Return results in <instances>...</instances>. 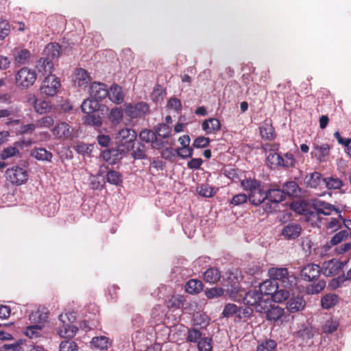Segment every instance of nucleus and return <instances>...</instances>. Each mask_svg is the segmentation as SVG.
Wrapping results in <instances>:
<instances>
[{
	"mask_svg": "<svg viewBox=\"0 0 351 351\" xmlns=\"http://www.w3.org/2000/svg\"><path fill=\"white\" fill-rule=\"evenodd\" d=\"M221 277L220 272L217 268L208 269L204 274V280L210 284L217 283Z\"/></svg>",
	"mask_w": 351,
	"mask_h": 351,
	"instance_id": "473e14b6",
	"label": "nucleus"
},
{
	"mask_svg": "<svg viewBox=\"0 0 351 351\" xmlns=\"http://www.w3.org/2000/svg\"><path fill=\"white\" fill-rule=\"evenodd\" d=\"M54 120L51 116H45L38 120L36 122L37 128H49L53 125Z\"/></svg>",
	"mask_w": 351,
	"mask_h": 351,
	"instance_id": "4d7b16f0",
	"label": "nucleus"
},
{
	"mask_svg": "<svg viewBox=\"0 0 351 351\" xmlns=\"http://www.w3.org/2000/svg\"><path fill=\"white\" fill-rule=\"evenodd\" d=\"M202 128L207 134L215 133L220 130L221 123L216 118H209L202 122Z\"/></svg>",
	"mask_w": 351,
	"mask_h": 351,
	"instance_id": "aec40b11",
	"label": "nucleus"
},
{
	"mask_svg": "<svg viewBox=\"0 0 351 351\" xmlns=\"http://www.w3.org/2000/svg\"><path fill=\"white\" fill-rule=\"evenodd\" d=\"M61 86L60 79L49 73L43 80L40 88V93L48 97L56 95Z\"/></svg>",
	"mask_w": 351,
	"mask_h": 351,
	"instance_id": "0eeeda50",
	"label": "nucleus"
},
{
	"mask_svg": "<svg viewBox=\"0 0 351 351\" xmlns=\"http://www.w3.org/2000/svg\"><path fill=\"white\" fill-rule=\"evenodd\" d=\"M330 147L326 143L313 145V150L311 152V155L315 157L318 160L322 161L325 160L326 156L329 154Z\"/></svg>",
	"mask_w": 351,
	"mask_h": 351,
	"instance_id": "5701e85b",
	"label": "nucleus"
},
{
	"mask_svg": "<svg viewBox=\"0 0 351 351\" xmlns=\"http://www.w3.org/2000/svg\"><path fill=\"white\" fill-rule=\"evenodd\" d=\"M269 280L260 282L258 285H265L268 281L269 285H297L298 278L293 274H289L287 268L271 267L267 271Z\"/></svg>",
	"mask_w": 351,
	"mask_h": 351,
	"instance_id": "f03ea898",
	"label": "nucleus"
},
{
	"mask_svg": "<svg viewBox=\"0 0 351 351\" xmlns=\"http://www.w3.org/2000/svg\"><path fill=\"white\" fill-rule=\"evenodd\" d=\"M60 49V47L57 43H49L45 47L44 54L46 57L41 58L37 64L39 71H43L45 74L51 73L53 68V60L59 57Z\"/></svg>",
	"mask_w": 351,
	"mask_h": 351,
	"instance_id": "20e7f679",
	"label": "nucleus"
},
{
	"mask_svg": "<svg viewBox=\"0 0 351 351\" xmlns=\"http://www.w3.org/2000/svg\"><path fill=\"white\" fill-rule=\"evenodd\" d=\"M267 160L270 164L271 168L282 167V156L276 152L269 153L267 156Z\"/></svg>",
	"mask_w": 351,
	"mask_h": 351,
	"instance_id": "4c0bfd02",
	"label": "nucleus"
},
{
	"mask_svg": "<svg viewBox=\"0 0 351 351\" xmlns=\"http://www.w3.org/2000/svg\"><path fill=\"white\" fill-rule=\"evenodd\" d=\"M198 193L205 197H211L214 195L215 191L213 187L208 185V184H202L198 188Z\"/></svg>",
	"mask_w": 351,
	"mask_h": 351,
	"instance_id": "49530a36",
	"label": "nucleus"
},
{
	"mask_svg": "<svg viewBox=\"0 0 351 351\" xmlns=\"http://www.w3.org/2000/svg\"><path fill=\"white\" fill-rule=\"evenodd\" d=\"M305 302L302 297L292 298L287 304V308L291 313L300 311L304 308Z\"/></svg>",
	"mask_w": 351,
	"mask_h": 351,
	"instance_id": "c756f323",
	"label": "nucleus"
},
{
	"mask_svg": "<svg viewBox=\"0 0 351 351\" xmlns=\"http://www.w3.org/2000/svg\"><path fill=\"white\" fill-rule=\"evenodd\" d=\"M263 313H266L267 319L276 321L282 316L284 310L278 306H272L271 303H267V309L264 310Z\"/></svg>",
	"mask_w": 351,
	"mask_h": 351,
	"instance_id": "393cba45",
	"label": "nucleus"
},
{
	"mask_svg": "<svg viewBox=\"0 0 351 351\" xmlns=\"http://www.w3.org/2000/svg\"><path fill=\"white\" fill-rule=\"evenodd\" d=\"M348 237V232L346 230H341L336 233L331 239L330 243L332 245H336L340 243Z\"/></svg>",
	"mask_w": 351,
	"mask_h": 351,
	"instance_id": "3c124183",
	"label": "nucleus"
},
{
	"mask_svg": "<svg viewBox=\"0 0 351 351\" xmlns=\"http://www.w3.org/2000/svg\"><path fill=\"white\" fill-rule=\"evenodd\" d=\"M84 122L86 124L93 125L95 128L101 127L102 125V120L101 117L94 113L86 114L84 117Z\"/></svg>",
	"mask_w": 351,
	"mask_h": 351,
	"instance_id": "58836bf2",
	"label": "nucleus"
},
{
	"mask_svg": "<svg viewBox=\"0 0 351 351\" xmlns=\"http://www.w3.org/2000/svg\"><path fill=\"white\" fill-rule=\"evenodd\" d=\"M156 132L149 130L143 129L139 134L140 138L145 143H152L156 138Z\"/></svg>",
	"mask_w": 351,
	"mask_h": 351,
	"instance_id": "de8ad7c7",
	"label": "nucleus"
},
{
	"mask_svg": "<svg viewBox=\"0 0 351 351\" xmlns=\"http://www.w3.org/2000/svg\"><path fill=\"white\" fill-rule=\"evenodd\" d=\"M10 25L5 20L0 21V39L3 40L10 34Z\"/></svg>",
	"mask_w": 351,
	"mask_h": 351,
	"instance_id": "e2e57ef3",
	"label": "nucleus"
},
{
	"mask_svg": "<svg viewBox=\"0 0 351 351\" xmlns=\"http://www.w3.org/2000/svg\"><path fill=\"white\" fill-rule=\"evenodd\" d=\"M223 290L221 287H213L206 291V295L208 298H214L221 295Z\"/></svg>",
	"mask_w": 351,
	"mask_h": 351,
	"instance_id": "69168bd1",
	"label": "nucleus"
},
{
	"mask_svg": "<svg viewBox=\"0 0 351 351\" xmlns=\"http://www.w3.org/2000/svg\"><path fill=\"white\" fill-rule=\"evenodd\" d=\"M74 149L80 154L90 155L93 150V145L84 143H78Z\"/></svg>",
	"mask_w": 351,
	"mask_h": 351,
	"instance_id": "09e8293b",
	"label": "nucleus"
},
{
	"mask_svg": "<svg viewBox=\"0 0 351 351\" xmlns=\"http://www.w3.org/2000/svg\"><path fill=\"white\" fill-rule=\"evenodd\" d=\"M210 143V139L205 136H199L196 138L193 143V147L196 148L206 147Z\"/></svg>",
	"mask_w": 351,
	"mask_h": 351,
	"instance_id": "0e129e2a",
	"label": "nucleus"
},
{
	"mask_svg": "<svg viewBox=\"0 0 351 351\" xmlns=\"http://www.w3.org/2000/svg\"><path fill=\"white\" fill-rule=\"evenodd\" d=\"M242 189L247 192L250 202L254 206H259L267 199L265 191L261 181L251 178L241 181Z\"/></svg>",
	"mask_w": 351,
	"mask_h": 351,
	"instance_id": "f257e3e1",
	"label": "nucleus"
},
{
	"mask_svg": "<svg viewBox=\"0 0 351 351\" xmlns=\"http://www.w3.org/2000/svg\"><path fill=\"white\" fill-rule=\"evenodd\" d=\"M324 184L328 189H339L343 186V182L339 178L328 177L324 178Z\"/></svg>",
	"mask_w": 351,
	"mask_h": 351,
	"instance_id": "ea45409f",
	"label": "nucleus"
},
{
	"mask_svg": "<svg viewBox=\"0 0 351 351\" xmlns=\"http://www.w3.org/2000/svg\"><path fill=\"white\" fill-rule=\"evenodd\" d=\"M212 340L209 337L202 338L197 344L199 351H211L212 350Z\"/></svg>",
	"mask_w": 351,
	"mask_h": 351,
	"instance_id": "5fc2aeb1",
	"label": "nucleus"
},
{
	"mask_svg": "<svg viewBox=\"0 0 351 351\" xmlns=\"http://www.w3.org/2000/svg\"><path fill=\"white\" fill-rule=\"evenodd\" d=\"M108 93V88L104 83L94 82L90 86V97L99 101L105 99Z\"/></svg>",
	"mask_w": 351,
	"mask_h": 351,
	"instance_id": "f8f14e48",
	"label": "nucleus"
},
{
	"mask_svg": "<svg viewBox=\"0 0 351 351\" xmlns=\"http://www.w3.org/2000/svg\"><path fill=\"white\" fill-rule=\"evenodd\" d=\"M320 274V267L318 265L311 264L305 266L301 271L302 278L307 282L316 280Z\"/></svg>",
	"mask_w": 351,
	"mask_h": 351,
	"instance_id": "ddd939ff",
	"label": "nucleus"
},
{
	"mask_svg": "<svg viewBox=\"0 0 351 351\" xmlns=\"http://www.w3.org/2000/svg\"><path fill=\"white\" fill-rule=\"evenodd\" d=\"M297 335L298 337L306 339H309L313 337L311 330L308 327L304 326H302V328L297 331Z\"/></svg>",
	"mask_w": 351,
	"mask_h": 351,
	"instance_id": "774afa93",
	"label": "nucleus"
},
{
	"mask_svg": "<svg viewBox=\"0 0 351 351\" xmlns=\"http://www.w3.org/2000/svg\"><path fill=\"white\" fill-rule=\"evenodd\" d=\"M72 130L70 125L65 123L61 122L58 123L51 130L52 134L56 137L60 138H68L72 134Z\"/></svg>",
	"mask_w": 351,
	"mask_h": 351,
	"instance_id": "a211bd4d",
	"label": "nucleus"
},
{
	"mask_svg": "<svg viewBox=\"0 0 351 351\" xmlns=\"http://www.w3.org/2000/svg\"><path fill=\"white\" fill-rule=\"evenodd\" d=\"M7 179L14 184L21 185L24 184L28 178L27 171L18 166L9 168L5 171Z\"/></svg>",
	"mask_w": 351,
	"mask_h": 351,
	"instance_id": "6e6552de",
	"label": "nucleus"
},
{
	"mask_svg": "<svg viewBox=\"0 0 351 351\" xmlns=\"http://www.w3.org/2000/svg\"><path fill=\"white\" fill-rule=\"evenodd\" d=\"M202 339L201 332L195 328H191L188 330L187 341L192 343H198Z\"/></svg>",
	"mask_w": 351,
	"mask_h": 351,
	"instance_id": "864d4df0",
	"label": "nucleus"
},
{
	"mask_svg": "<svg viewBox=\"0 0 351 351\" xmlns=\"http://www.w3.org/2000/svg\"><path fill=\"white\" fill-rule=\"evenodd\" d=\"M106 182L110 184L120 186L123 182L122 175L114 170H109L106 175Z\"/></svg>",
	"mask_w": 351,
	"mask_h": 351,
	"instance_id": "72a5a7b5",
	"label": "nucleus"
},
{
	"mask_svg": "<svg viewBox=\"0 0 351 351\" xmlns=\"http://www.w3.org/2000/svg\"><path fill=\"white\" fill-rule=\"evenodd\" d=\"M37 78L36 71L27 67H23L15 75L16 85L22 88L32 86Z\"/></svg>",
	"mask_w": 351,
	"mask_h": 351,
	"instance_id": "423d86ee",
	"label": "nucleus"
},
{
	"mask_svg": "<svg viewBox=\"0 0 351 351\" xmlns=\"http://www.w3.org/2000/svg\"><path fill=\"white\" fill-rule=\"evenodd\" d=\"M71 318L73 316L71 314H61L58 317V321L56 323L57 333L62 338H72L73 337L78 328L76 326L73 324Z\"/></svg>",
	"mask_w": 351,
	"mask_h": 351,
	"instance_id": "39448f33",
	"label": "nucleus"
},
{
	"mask_svg": "<svg viewBox=\"0 0 351 351\" xmlns=\"http://www.w3.org/2000/svg\"><path fill=\"white\" fill-rule=\"evenodd\" d=\"M282 191H285V195L287 194L290 196L297 195L298 186L295 182H289L283 185Z\"/></svg>",
	"mask_w": 351,
	"mask_h": 351,
	"instance_id": "37998d69",
	"label": "nucleus"
},
{
	"mask_svg": "<svg viewBox=\"0 0 351 351\" xmlns=\"http://www.w3.org/2000/svg\"><path fill=\"white\" fill-rule=\"evenodd\" d=\"M19 154V149L16 147H8L2 151L0 158L2 160H6Z\"/></svg>",
	"mask_w": 351,
	"mask_h": 351,
	"instance_id": "603ef678",
	"label": "nucleus"
},
{
	"mask_svg": "<svg viewBox=\"0 0 351 351\" xmlns=\"http://www.w3.org/2000/svg\"><path fill=\"white\" fill-rule=\"evenodd\" d=\"M171 132L170 126L165 123L159 124L156 129V134L162 138H168Z\"/></svg>",
	"mask_w": 351,
	"mask_h": 351,
	"instance_id": "79ce46f5",
	"label": "nucleus"
},
{
	"mask_svg": "<svg viewBox=\"0 0 351 351\" xmlns=\"http://www.w3.org/2000/svg\"><path fill=\"white\" fill-rule=\"evenodd\" d=\"M276 347L275 341L269 339L263 342L258 346V351H274Z\"/></svg>",
	"mask_w": 351,
	"mask_h": 351,
	"instance_id": "13d9d810",
	"label": "nucleus"
},
{
	"mask_svg": "<svg viewBox=\"0 0 351 351\" xmlns=\"http://www.w3.org/2000/svg\"><path fill=\"white\" fill-rule=\"evenodd\" d=\"M14 58L16 63L25 64L29 62L31 58V53L26 49H15Z\"/></svg>",
	"mask_w": 351,
	"mask_h": 351,
	"instance_id": "bb28decb",
	"label": "nucleus"
},
{
	"mask_svg": "<svg viewBox=\"0 0 351 351\" xmlns=\"http://www.w3.org/2000/svg\"><path fill=\"white\" fill-rule=\"evenodd\" d=\"M266 288V294H268V303L271 301L277 303H280L287 300L290 293L288 290L285 289V287H264Z\"/></svg>",
	"mask_w": 351,
	"mask_h": 351,
	"instance_id": "9d476101",
	"label": "nucleus"
},
{
	"mask_svg": "<svg viewBox=\"0 0 351 351\" xmlns=\"http://www.w3.org/2000/svg\"><path fill=\"white\" fill-rule=\"evenodd\" d=\"M90 343L93 348L100 350H107L111 346L112 341L106 336H98L93 337Z\"/></svg>",
	"mask_w": 351,
	"mask_h": 351,
	"instance_id": "cd10ccee",
	"label": "nucleus"
},
{
	"mask_svg": "<svg viewBox=\"0 0 351 351\" xmlns=\"http://www.w3.org/2000/svg\"><path fill=\"white\" fill-rule=\"evenodd\" d=\"M238 308L239 307L234 304H227L223 310L222 315L224 317H229L233 315L237 316Z\"/></svg>",
	"mask_w": 351,
	"mask_h": 351,
	"instance_id": "bf43d9fd",
	"label": "nucleus"
},
{
	"mask_svg": "<svg viewBox=\"0 0 351 351\" xmlns=\"http://www.w3.org/2000/svg\"><path fill=\"white\" fill-rule=\"evenodd\" d=\"M74 83L79 87H86L90 81L88 73L83 69L75 71L73 77Z\"/></svg>",
	"mask_w": 351,
	"mask_h": 351,
	"instance_id": "4be33fe9",
	"label": "nucleus"
},
{
	"mask_svg": "<svg viewBox=\"0 0 351 351\" xmlns=\"http://www.w3.org/2000/svg\"><path fill=\"white\" fill-rule=\"evenodd\" d=\"M42 327L39 325H32L27 327L25 335L30 339H35L40 336V331Z\"/></svg>",
	"mask_w": 351,
	"mask_h": 351,
	"instance_id": "a18cd8bd",
	"label": "nucleus"
},
{
	"mask_svg": "<svg viewBox=\"0 0 351 351\" xmlns=\"http://www.w3.org/2000/svg\"><path fill=\"white\" fill-rule=\"evenodd\" d=\"M149 111V107L145 102H138L135 105L126 106L125 112L132 119H136L146 115Z\"/></svg>",
	"mask_w": 351,
	"mask_h": 351,
	"instance_id": "9b49d317",
	"label": "nucleus"
},
{
	"mask_svg": "<svg viewBox=\"0 0 351 351\" xmlns=\"http://www.w3.org/2000/svg\"><path fill=\"white\" fill-rule=\"evenodd\" d=\"M338 302V297L333 293H328L324 295L321 300L322 307L324 309H329L333 307Z\"/></svg>",
	"mask_w": 351,
	"mask_h": 351,
	"instance_id": "f704fd0d",
	"label": "nucleus"
},
{
	"mask_svg": "<svg viewBox=\"0 0 351 351\" xmlns=\"http://www.w3.org/2000/svg\"><path fill=\"white\" fill-rule=\"evenodd\" d=\"M265 195L268 202L263 205V209L266 213H271L273 211L274 208L273 204H276L285 199V191L282 189H271L268 191H265Z\"/></svg>",
	"mask_w": 351,
	"mask_h": 351,
	"instance_id": "1a4fd4ad",
	"label": "nucleus"
},
{
	"mask_svg": "<svg viewBox=\"0 0 351 351\" xmlns=\"http://www.w3.org/2000/svg\"><path fill=\"white\" fill-rule=\"evenodd\" d=\"M342 268V263L335 259L324 262L322 265L323 274L326 276L337 274Z\"/></svg>",
	"mask_w": 351,
	"mask_h": 351,
	"instance_id": "4468645a",
	"label": "nucleus"
},
{
	"mask_svg": "<svg viewBox=\"0 0 351 351\" xmlns=\"http://www.w3.org/2000/svg\"><path fill=\"white\" fill-rule=\"evenodd\" d=\"M123 110L118 107L111 109L108 118L113 125L119 124L123 119Z\"/></svg>",
	"mask_w": 351,
	"mask_h": 351,
	"instance_id": "e433bc0d",
	"label": "nucleus"
},
{
	"mask_svg": "<svg viewBox=\"0 0 351 351\" xmlns=\"http://www.w3.org/2000/svg\"><path fill=\"white\" fill-rule=\"evenodd\" d=\"M260 133L262 138L265 140H273L275 138L274 129L269 123H265L260 128Z\"/></svg>",
	"mask_w": 351,
	"mask_h": 351,
	"instance_id": "c9c22d12",
	"label": "nucleus"
},
{
	"mask_svg": "<svg viewBox=\"0 0 351 351\" xmlns=\"http://www.w3.org/2000/svg\"><path fill=\"white\" fill-rule=\"evenodd\" d=\"M132 155L135 159L145 158V146L140 143L136 145H133Z\"/></svg>",
	"mask_w": 351,
	"mask_h": 351,
	"instance_id": "a19ab883",
	"label": "nucleus"
},
{
	"mask_svg": "<svg viewBox=\"0 0 351 351\" xmlns=\"http://www.w3.org/2000/svg\"><path fill=\"white\" fill-rule=\"evenodd\" d=\"M109 99L116 104H120L123 102L124 95L122 88L117 84H113L108 89V96Z\"/></svg>",
	"mask_w": 351,
	"mask_h": 351,
	"instance_id": "f3484780",
	"label": "nucleus"
},
{
	"mask_svg": "<svg viewBox=\"0 0 351 351\" xmlns=\"http://www.w3.org/2000/svg\"><path fill=\"white\" fill-rule=\"evenodd\" d=\"M77 345L73 341H62L60 343V351H76L77 350Z\"/></svg>",
	"mask_w": 351,
	"mask_h": 351,
	"instance_id": "6e6d98bb",
	"label": "nucleus"
},
{
	"mask_svg": "<svg viewBox=\"0 0 351 351\" xmlns=\"http://www.w3.org/2000/svg\"><path fill=\"white\" fill-rule=\"evenodd\" d=\"M136 136V133L134 130L123 128L117 134L116 139L120 142L133 143Z\"/></svg>",
	"mask_w": 351,
	"mask_h": 351,
	"instance_id": "b1692460",
	"label": "nucleus"
},
{
	"mask_svg": "<svg viewBox=\"0 0 351 351\" xmlns=\"http://www.w3.org/2000/svg\"><path fill=\"white\" fill-rule=\"evenodd\" d=\"M249 200L248 195L245 193H239L234 195L230 203L234 206H240Z\"/></svg>",
	"mask_w": 351,
	"mask_h": 351,
	"instance_id": "052dcab7",
	"label": "nucleus"
},
{
	"mask_svg": "<svg viewBox=\"0 0 351 351\" xmlns=\"http://www.w3.org/2000/svg\"><path fill=\"white\" fill-rule=\"evenodd\" d=\"M176 151L177 154L182 158H191L193 154V149L189 146L178 148Z\"/></svg>",
	"mask_w": 351,
	"mask_h": 351,
	"instance_id": "680f3d73",
	"label": "nucleus"
},
{
	"mask_svg": "<svg viewBox=\"0 0 351 351\" xmlns=\"http://www.w3.org/2000/svg\"><path fill=\"white\" fill-rule=\"evenodd\" d=\"M230 289L227 290V293H228L230 298L237 302H243L245 290L243 289L241 287H230Z\"/></svg>",
	"mask_w": 351,
	"mask_h": 351,
	"instance_id": "2f4dec72",
	"label": "nucleus"
},
{
	"mask_svg": "<svg viewBox=\"0 0 351 351\" xmlns=\"http://www.w3.org/2000/svg\"><path fill=\"white\" fill-rule=\"evenodd\" d=\"M313 206L317 215H330L332 211L338 212L333 205L319 199L315 200Z\"/></svg>",
	"mask_w": 351,
	"mask_h": 351,
	"instance_id": "2eb2a0df",
	"label": "nucleus"
},
{
	"mask_svg": "<svg viewBox=\"0 0 351 351\" xmlns=\"http://www.w3.org/2000/svg\"><path fill=\"white\" fill-rule=\"evenodd\" d=\"M30 156L37 160L43 162H51L53 154L43 147H35L31 150Z\"/></svg>",
	"mask_w": 351,
	"mask_h": 351,
	"instance_id": "6ab92c4d",
	"label": "nucleus"
},
{
	"mask_svg": "<svg viewBox=\"0 0 351 351\" xmlns=\"http://www.w3.org/2000/svg\"><path fill=\"white\" fill-rule=\"evenodd\" d=\"M167 106L170 109L174 110L177 112H179L182 109L181 101L175 97L169 99Z\"/></svg>",
	"mask_w": 351,
	"mask_h": 351,
	"instance_id": "338daca9",
	"label": "nucleus"
},
{
	"mask_svg": "<svg viewBox=\"0 0 351 351\" xmlns=\"http://www.w3.org/2000/svg\"><path fill=\"white\" fill-rule=\"evenodd\" d=\"M35 110L39 114H45L50 111L51 105L48 101L38 99L35 97L32 98Z\"/></svg>",
	"mask_w": 351,
	"mask_h": 351,
	"instance_id": "7c9ffc66",
	"label": "nucleus"
},
{
	"mask_svg": "<svg viewBox=\"0 0 351 351\" xmlns=\"http://www.w3.org/2000/svg\"><path fill=\"white\" fill-rule=\"evenodd\" d=\"M305 183L309 187L317 188L324 184V178H322L321 173L315 171L306 176Z\"/></svg>",
	"mask_w": 351,
	"mask_h": 351,
	"instance_id": "a878e982",
	"label": "nucleus"
},
{
	"mask_svg": "<svg viewBox=\"0 0 351 351\" xmlns=\"http://www.w3.org/2000/svg\"><path fill=\"white\" fill-rule=\"evenodd\" d=\"M301 230L302 228L300 224L290 223L284 226L282 234L287 239H295L300 235Z\"/></svg>",
	"mask_w": 351,
	"mask_h": 351,
	"instance_id": "dca6fc26",
	"label": "nucleus"
},
{
	"mask_svg": "<svg viewBox=\"0 0 351 351\" xmlns=\"http://www.w3.org/2000/svg\"><path fill=\"white\" fill-rule=\"evenodd\" d=\"M103 171L101 169H100L98 173H97V175L95 176H90V186H91V188L94 190H97V189H101L104 185V181H103L102 182H101L99 180V176H101L102 174H103Z\"/></svg>",
	"mask_w": 351,
	"mask_h": 351,
	"instance_id": "c03bdc74",
	"label": "nucleus"
},
{
	"mask_svg": "<svg viewBox=\"0 0 351 351\" xmlns=\"http://www.w3.org/2000/svg\"><path fill=\"white\" fill-rule=\"evenodd\" d=\"M338 326L339 322L336 319H330L326 322L322 328L325 333H332L337 329Z\"/></svg>",
	"mask_w": 351,
	"mask_h": 351,
	"instance_id": "8fccbe9b",
	"label": "nucleus"
},
{
	"mask_svg": "<svg viewBox=\"0 0 351 351\" xmlns=\"http://www.w3.org/2000/svg\"><path fill=\"white\" fill-rule=\"evenodd\" d=\"M223 282L226 283L225 285H236L239 284L243 278L240 271L236 269L234 271H229L226 272L223 276Z\"/></svg>",
	"mask_w": 351,
	"mask_h": 351,
	"instance_id": "412c9836",
	"label": "nucleus"
},
{
	"mask_svg": "<svg viewBox=\"0 0 351 351\" xmlns=\"http://www.w3.org/2000/svg\"><path fill=\"white\" fill-rule=\"evenodd\" d=\"M99 108V101L93 98L85 99L81 105L82 111L86 114L93 113Z\"/></svg>",
	"mask_w": 351,
	"mask_h": 351,
	"instance_id": "c85d7f7f",
	"label": "nucleus"
},
{
	"mask_svg": "<svg viewBox=\"0 0 351 351\" xmlns=\"http://www.w3.org/2000/svg\"><path fill=\"white\" fill-rule=\"evenodd\" d=\"M263 287H258V289L245 291L243 302L245 304L254 306L256 311L263 313L267 309L268 303V294H266V288L265 290Z\"/></svg>",
	"mask_w": 351,
	"mask_h": 351,
	"instance_id": "7ed1b4c3",
	"label": "nucleus"
}]
</instances>
